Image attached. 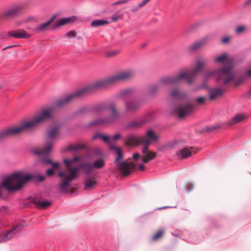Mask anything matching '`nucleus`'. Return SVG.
<instances>
[{
	"label": "nucleus",
	"mask_w": 251,
	"mask_h": 251,
	"mask_svg": "<svg viewBox=\"0 0 251 251\" xmlns=\"http://www.w3.org/2000/svg\"><path fill=\"white\" fill-rule=\"evenodd\" d=\"M159 86L157 84L152 85L150 87L149 89V94L150 96H154L158 91Z\"/></svg>",
	"instance_id": "nucleus-39"
},
{
	"label": "nucleus",
	"mask_w": 251,
	"mask_h": 251,
	"mask_svg": "<svg viewBox=\"0 0 251 251\" xmlns=\"http://www.w3.org/2000/svg\"><path fill=\"white\" fill-rule=\"evenodd\" d=\"M52 147L51 143L48 141L46 148H43L41 150L34 149L33 150V152L37 155H45L48 156L52 149Z\"/></svg>",
	"instance_id": "nucleus-20"
},
{
	"label": "nucleus",
	"mask_w": 251,
	"mask_h": 251,
	"mask_svg": "<svg viewBox=\"0 0 251 251\" xmlns=\"http://www.w3.org/2000/svg\"><path fill=\"white\" fill-rule=\"evenodd\" d=\"M117 156L116 157V158L115 160V162L117 163L118 164V163L121 162L120 161L123 157L124 155H123V153L121 150H120L119 151H118L117 152Z\"/></svg>",
	"instance_id": "nucleus-49"
},
{
	"label": "nucleus",
	"mask_w": 251,
	"mask_h": 251,
	"mask_svg": "<svg viewBox=\"0 0 251 251\" xmlns=\"http://www.w3.org/2000/svg\"><path fill=\"white\" fill-rule=\"evenodd\" d=\"M220 127H221V126L220 125H215V126H214L207 127L206 128L205 130L207 131H213V130L219 129Z\"/></svg>",
	"instance_id": "nucleus-54"
},
{
	"label": "nucleus",
	"mask_w": 251,
	"mask_h": 251,
	"mask_svg": "<svg viewBox=\"0 0 251 251\" xmlns=\"http://www.w3.org/2000/svg\"><path fill=\"white\" fill-rule=\"evenodd\" d=\"M8 212L7 206H1L0 207V214H6Z\"/></svg>",
	"instance_id": "nucleus-56"
},
{
	"label": "nucleus",
	"mask_w": 251,
	"mask_h": 251,
	"mask_svg": "<svg viewBox=\"0 0 251 251\" xmlns=\"http://www.w3.org/2000/svg\"><path fill=\"white\" fill-rule=\"evenodd\" d=\"M59 126H55L50 129L47 132V136L49 138L55 139L58 135Z\"/></svg>",
	"instance_id": "nucleus-32"
},
{
	"label": "nucleus",
	"mask_w": 251,
	"mask_h": 251,
	"mask_svg": "<svg viewBox=\"0 0 251 251\" xmlns=\"http://www.w3.org/2000/svg\"><path fill=\"white\" fill-rule=\"evenodd\" d=\"M96 184V181L95 179H90L87 181H86L84 184L85 190L92 189V187Z\"/></svg>",
	"instance_id": "nucleus-37"
},
{
	"label": "nucleus",
	"mask_w": 251,
	"mask_h": 251,
	"mask_svg": "<svg viewBox=\"0 0 251 251\" xmlns=\"http://www.w3.org/2000/svg\"><path fill=\"white\" fill-rule=\"evenodd\" d=\"M41 162L43 164H45L50 165V164L52 163V161L49 157H46L45 158H43L41 160Z\"/></svg>",
	"instance_id": "nucleus-52"
},
{
	"label": "nucleus",
	"mask_w": 251,
	"mask_h": 251,
	"mask_svg": "<svg viewBox=\"0 0 251 251\" xmlns=\"http://www.w3.org/2000/svg\"><path fill=\"white\" fill-rule=\"evenodd\" d=\"M21 228V226H18L12 230H7L5 232L0 233V243L6 241L12 237H15L17 233L20 232Z\"/></svg>",
	"instance_id": "nucleus-13"
},
{
	"label": "nucleus",
	"mask_w": 251,
	"mask_h": 251,
	"mask_svg": "<svg viewBox=\"0 0 251 251\" xmlns=\"http://www.w3.org/2000/svg\"><path fill=\"white\" fill-rule=\"evenodd\" d=\"M144 155L142 158V162L144 163H147L149 161L155 159L157 156V153L155 152L151 151H146V153H143Z\"/></svg>",
	"instance_id": "nucleus-25"
},
{
	"label": "nucleus",
	"mask_w": 251,
	"mask_h": 251,
	"mask_svg": "<svg viewBox=\"0 0 251 251\" xmlns=\"http://www.w3.org/2000/svg\"><path fill=\"white\" fill-rule=\"evenodd\" d=\"M129 76L130 74L128 73H121L110 76L79 89L70 95L73 100L76 97H82L95 92L99 88H104L117 81L125 80Z\"/></svg>",
	"instance_id": "nucleus-3"
},
{
	"label": "nucleus",
	"mask_w": 251,
	"mask_h": 251,
	"mask_svg": "<svg viewBox=\"0 0 251 251\" xmlns=\"http://www.w3.org/2000/svg\"><path fill=\"white\" fill-rule=\"evenodd\" d=\"M31 202L34 204L37 208H46L50 206L51 203L49 201H36L35 199H33Z\"/></svg>",
	"instance_id": "nucleus-29"
},
{
	"label": "nucleus",
	"mask_w": 251,
	"mask_h": 251,
	"mask_svg": "<svg viewBox=\"0 0 251 251\" xmlns=\"http://www.w3.org/2000/svg\"><path fill=\"white\" fill-rule=\"evenodd\" d=\"M192 149V148H188L184 147L179 150L176 153V157L177 159L181 160L186 159L190 157L193 154V152L191 151Z\"/></svg>",
	"instance_id": "nucleus-16"
},
{
	"label": "nucleus",
	"mask_w": 251,
	"mask_h": 251,
	"mask_svg": "<svg viewBox=\"0 0 251 251\" xmlns=\"http://www.w3.org/2000/svg\"><path fill=\"white\" fill-rule=\"evenodd\" d=\"M73 100L70 94L57 99L55 101V106L58 108H61L66 105L69 102Z\"/></svg>",
	"instance_id": "nucleus-21"
},
{
	"label": "nucleus",
	"mask_w": 251,
	"mask_h": 251,
	"mask_svg": "<svg viewBox=\"0 0 251 251\" xmlns=\"http://www.w3.org/2000/svg\"><path fill=\"white\" fill-rule=\"evenodd\" d=\"M151 0H144L140 3H139L137 5L134 6L130 11L131 12H135L138 10L140 8H142L146 4H147L149 2H150Z\"/></svg>",
	"instance_id": "nucleus-38"
},
{
	"label": "nucleus",
	"mask_w": 251,
	"mask_h": 251,
	"mask_svg": "<svg viewBox=\"0 0 251 251\" xmlns=\"http://www.w3.org/2000/svg\"><path fill=\"white\" fill-rule=\"evenodd\" d=\"M147 136L148 137V140L151 142L152 141H156L158 139V136L155 133V132L152 129H150L147 132Z\"/></svg>",
	"instance_id": "nucleus-35"
},
{
	"label": "nucleus",
	"mask_w": 251,
	"mask_h": 251,
	"mask_svg": "<svg viewBox=\"0 0 251 251\" xmlns=\"http://www.w3.org/2000/svg\"><path fill=\"white\" fill-rule=\"evenodd\" d=\"M146 123V120H142L140 122L136 120H133L126 125L125 129H128L134 127H138L145 124Z\"/></svg>",
	"instance_id": "nucleus-30"
},
{
	"label": "nucleus",
	"mask_w": 251,
	"mask_h": 251,
	"mask_svg": "<svg viewBox=\"0 0 251 251\" xmlns=\"http://www.w3.org/2000/svg\"><path fill=\"white\" fill-rule=\"evenodd\" d=\"M163 230H160L156 233L154 234L152 237L151 240L153 241H156L162 235Z\"/></svg>",
	"instance_id": "nucleus-47"
},
{
	"label": "nucleus",
	"mask_w": 251,
	"mask_h": 251,
	"mask_svg": "<svg viewBox=\"0 0 251 251\" xmlns=\"http://www.w3.org/2000/svg\"><path fill=\"white\" fill-rule=\"evenodd\" d=\"M51 165V168H53V169H59L60 168V163L58 161L53 162L52 163L50 164Z\"/></svg>",
	"instance_id": "nucleus-58"
},
{
	"label": "nucleus",
	"mask_w": 251,
	"mask_h": 251,
	"mask_svg": "<svg viewBox=\"0 0 251 251\" xmlns=\"http://www.w3.org/2000/svg\"><path fill=\"white\" fill-rule=\"evenodd\" d=\"M193 109L192 105L190 103L181 104L177 107L176 113L180 119H182L192 112Z\"/></svg>",
	"instance_id": "nucleus-10"
},
{
	"label": "nucleus",
	"mask_w": 251,
	"mask_h": 251,
	"mask_svg": "<svg viewBox=\"0 0 251 251\" xmlns=\"http://www.w3.org/2000/svg\"><path fill=\"white\" fill-rule=\"evenodd\" d=\"M87 148L86 145H72L65 149V152H74L81 150H85Z\"/></svg>",
	"instance_id": "nucleus-31"
},
{
	"label": "nucleus",
	"mask_w": 251,
	"mask_h": 251,
	"mask_svg": "<svg viewBox=\"0 0 251 251\" xmlns=\"http://www.w3.org/2000/svg\"><path fill=\"white\" fill-rule=\"evenodd\" d=\"M79 166V168L81 169L87 176L90 175L94 169L92 164L88 162L80 164Z\"/></svg>",
	"instance_id": "nucleus-26"
},
{
	"label": "nucleus",
	"mask_w": 251,
	"mask_h": 251,
	"mask_svg": "<svg viewBox=\"0 0 251 251\" xmlns=\"http://www.w3.org/2000/svg\"><path fill=\"white\" fill-rule=\"evenodd\" d=\"M56 16L54 15L47 22L42 23L38 25L34 29V31L37 33H42L48 31L50 24L55 19Z\"/></svg>",
	"instance_id": "nucleus-15"
},
{
	"label": "nucleus",
	"mask_w": 251,
	"mask_h": 251,
	"mask_svg": "<svg viewBox=\"0 0 251 251\" xmlns=\"http://www.w3.org/2000/svg\"><path fill=\"white\" fill-rule=\"evenodd\" d=\"M119 170L122 172L123 176H127L131 173L130 169L133 167V164L126 161H122L117 164Z\"/></svg>",
	"instance_id": "nucleus-14"
},
{
	"label": "nucleus",
	"mask_w": 251,
	"mask_h": 251,
	"mask_svg": "<svg viewBox=\"0 0 251 251\" xmlns=\"http://www.w3.org/2000/svg\"><path fill=\"white\" fill-rule=\"evenodd\" d=\"M46 174L48 176H51L55 174V170L53 168H50L46 171Z\"/></svg>",
	"instance_id": "nucleus-55"
},
{
	"label": "nucleus",
	"mask_w": 251,
	"mask_h": 251,
	"mask_svg": "<svg viewBox=\"0 0 251 251\" xmlns=\"http://www.w3.org/2000/svg\"><path fill=\"white\" fill-rule=\"evenodd\" d=\"M203 64H198L197 66L193 71H186L178 74L175 78H174V83L181 80H185L188 83H191L197 73L199 72L203 67Z\"/></svg>",
	"instance_id": "nucleus-6"
},
{
	"label": "nucleus",
	"mask_w": 251,
	"mask_h": 251,
	"mask_svg": "<svg viewBox=\"0 0 251 251\" xmlns=\"http://www.w3.org/2000/svg\"><path fill=\"white\" fill-rule=\"evenodd\" d=\"M143 103V100L136 99L125 101V111L126 113L134 114L137 112Z\"/></svg>",
	"instance_id": "nucleus-7"
},
{
	"label": "nucleus",
	"mask_w": 251,
	"mask_h": 251,
	"mask_svg": "<svg viewBox=\"0 0 251 251\" xmlns=\"http://www.w3.org/2000/svg\"><path fill=\"white\" fill-rule=\"evenodd\" d=\"M160 82L164 85L173 84V77H166L160 79Z\"/></svg>",
	"instance_id": "nucleus-40"
},
{
	"label": "nucleus",
	"mask_w": 251,
	"mask_h": 251,
	"mask_svg": "<svg viewBox=\"0 0 251 251\" xmlns=\"http://www.w3.org/2000/svg\"><path fill=\"white\" fill-rule=\"evenodd\" d=\"M110 136H109V135H104L103 134H102V133H97L95 134H94L92 137V140H96L97 138H100L104 142L107 143V144H109L110 143V141H109V139L110 138Z\"/></svg>",
	"instance_id": "nucleus-33"
},
{
	"label": "nucleus",
	"mask_w": 251,
	"mask_h": 251,
	"mask_svg": "<svg viewBox=\"0 0 251 251\" xmlns=\"http://www.w3.org/2000/svg\"><path fill=\"white\" fill-rule=\"evenodd\" d=\"M209 93L210 100H214L221 97L223 94V91L219 88H213L210 90Z\"/></svg>",
	"instance_id": "nucleus-27"
},
{
	"label": "nucleus",
	"mask_w": 251,
	"mask_h": 251,
	"mask_svg": "<svg viewBox=\"0 0 251 251\" xmlns=\"http://www.w3.org/2000/svg\"><path fill=\"white\" fill-rule=\"evenodd\" d=\"M77 20L76 16H73L71 17L62 18L57 20L54 24L55 27H58L63 25H69L75 22Z\"/></svg>",
	"instance_id": "nucleus-19"
},
{
	"label": "nucleus",
	"mask_w": 251,
	"mask_h": 251,
	"mask_svg": "<svg viewBox=\"0 0 251 251\" xmlns=\"http://www.w3.org/2000/svg\"><path fill=\"white\" fill-rule=\"evenodd\" d=\"M133 90L132 89L127 88L124 90H123L121 92V94L122 96L126 95L127 94H130L132 93Z\"/></svg>",
	"instance_id": "nucleus-53"
},
{
	"label": "nucleus",
	"mask_w": 251,
	"mask_h": 251,
	"mask_svg": "<svg viewBox=\"0 0 251 251\" xmlns=\"http://www.w3.org/2000/svg\"><path fill=\"white\" fill-rule=\"evenodd\" d=\"M92 113L100 114L106 110H110L112 114L96 119L90 122L87 125L90 127L97 125L102 126L113 124L121 117L120 111L116 108V104L114 102L109 104L107 102H102L91 106Z\"/></svg>",
	"instance_id": "nucleus-2"
},
{
	"label": "nucleus",
	"mask_w": 251,
	"mask_h": 251,
	"mask_svg": "<svg viewBox=\"0 0 251 251\" xmlns=\"http://www.w3.org/2000/svg\"><path fill=\"white\" fill-rule=\"evenodd\" d=\"M122 138L121 134L120 133H117L112 136V139L114 141H117Z\"/></svg>",
	"instance_id": "nucleus-63"
},
{
	"label": "nucleus",
	"mask_w": 251,
	"mask_h": 251,
	"mask_svg": "<svg viewBox=\"0 0 251 251\" xmlns=\"http://www.w3.org/2000/svg\"><path fill=\"white\" fill-rule=\"evenodd\" d=\"M215 60L216 62H226V63H233L238 61H241V60H239L237 56H229L227 53H223L219 56L217 57Z\"/></svg>",
	"instance_id": "nucleus-17"
},
{
	"label": "nucleus",
	"mask_w": 251,
	"mask_h": 251,
	"mask_svg": "<svg viewBox=\"0 0 251 251\" xmlns=\"http://www.w3.org/2000/svg\"><path fill=\"white\" fill-rule=\"evenodd\" d=\"M33 174H23L21 172H14L3 179L1 186L9 192L20 190L27 181L31 180Z\"/></svg>",
	"instance_id": "nucleus-4"
},
{
	"label": "nucleus",
	"mask_w": 251,
	"mask_h": 251,
	"mask_svg": "<svg viewBox=\"0 0 251 251\" xmlns=\"http://www.w3.org/2000/svg\"><path fill=\"white\" fill-rule=\"evenodd\" d=\"M205 99L206 98L205 97H201L196 99V101L198 103L202 104L204 102Z\"/></svg>",
	"instance_id": "nucleus-62"
},
{
	"label": "nucleus",
	"mask_w": 251,
	"mask_h": 251,
	"mask_svg": "<svg viewBox=\"0 0 251 251\" xmlns=\"http://www.w3.org/2000/svg\"><path fill=\"white\" fill-rule=\"evenodd\" d=\"M206 61V59L203 56H198L196 58V62L195 63H204Z\"/></svg>",
	"instance_id": "nucleus-57"
},
{
	"label": "nucleus",
	"mask_w": 251,
	"mask_h": 251,
	"mask_svg": "<svg viewBox=\"0 0 251 251\" xmlns=\"http://www.w3.org/2000/svg\"><path fill=\"white\" fill-rule=\"evenodd\" d=\"M247 119V116L245 114H239L235 115L231 118L227 123L228 126H232L235 124L244 121Z\"/></svg>",
	"instance_id": "nucleus-24"
},
{
	"label": "nucleus",
	"mask_w": 251,
	"mask_h": 251,
	"mask_svg": "<svg viewBox=\"0 0 251 251\" xmlns=\"http://www.w3.org/2000/svg\"><path fill=\"white\" fill-rule=\"evenodd\" d=\"M92 153L94 156H98L100 157H103L104 156L103 153L98 147L94 149Z\"/></svg>",
	"instance_id": "nucleus-45"
},
{
	"label": "nucleus",
	"mask_w": 251,
	"mask_h": 251,
	"mask_svg": "<svg viewBox=\"0 0 251 251\" xmlns=\"http://www.w3.org/2000/svg\"><path fill=\"white\" fill-rule=\"evenodd\" d=\"M63 163L66 166L67 168H69L70 166L73 163L71 159H64L63 160Z\"/></svg>",
	"instance_id": "nucleus-61"
},
{
	"label": "nucleus",
	"mask_w": 251,
	"mask_h": 251,
	"mask_svg": "<svg viewBox=\"0 0 251 251\" xmlns=\"http://www.w3.org/2000/svg\"><path fill=\"white\" fill-rule=\"evenodd\" d=\"M109 149L112 151H115L116 153L121 150V148L115 145H111L109 146Z\"/></svg>",
	"instance_id": "nucleus-60"
},
{
	"label": "nucleus",
	"mask_w": 251,
	"mask_h": 251,
	"mask_svg": "<svg viewBox=\"0 0 251 251\" xmlns=\"http://www.w3.org/2000/svg\"><path fill=\"white\" fill-rule=\"evenodd\" d=\"M151 142L149 140H146V141L144 143V146L142 149V153H146V151H149V145L150 144Z\"/></svg>",
	"instance_id": "nucleus-48"
},
{
	"label": "nucleus",
	"mask_w": 251,
	"mask_h": 251,
	"mask_svg": "<svg viewBox=\"0 0 251 251\" xmlns=\"http://www.w3.org/2000/svg\"><path fill=\"white\" fill-rule=\"evenodd\" d=\"M33 176H34V177L32 178L31 180L34 182H36L37 180L38 182H42L45 179V176L43 175H35L33 174Z\"/></svg>",
	"instance_id": "nucleus-42"
},
{
	"label": "nucleus",
	"mask_w": 251,
	"mask_h": 251,
	"mask_svg": "<svg viewBox=\"0 0 251 251\" xmlns=\"http://www.w3.org/2000/svg\"><path fill=\"white\" fill-rule=\"evenodd\" d=\"M245 29V27L244 26H240L237 27L235 31L236 33L237 34H241L242 33Z\"/></svg>",
	"instance_id": "nucleus-59"
},
{
	"label": "nucleus",
	"mask_w": 251,
	"mask_h": 251,
	"mask_svg": "<svg viewBox=\"0 0 251 251\" xmlns=\"http://www.w3.org/2000/svg\"><path fill=\"white\" fill-rule=\"evenodd\" d=\"M22 9V5H14L5 10L2 14V17L7 19L14 17L20 14Z\"/></svg>",
	"instance_id": "nucleus-12"
},
{
	"label": "nucleus",
	"mask_w": 251,
	"mask_h": 251,
	"mask_svg": "<svg viewBox=\"0 0 251 251\" xmlns=\"http://www.w3.org/2000/svg\"><path fill=\"white\" fill-rule=\"evenodd\" d=\"M52 118V113L50 109L42 110L39 115L30 121H25L17 127H12L2 129L0 131V140L17 135L23 131L25 128H33L46 120Z\"/></svg>",
	"instance_id": "nucleus-1"
},
{
	"label": "nucleus",
	"mask_w": 251,
	"mask_h": 251,
	"mask_svg": "<svg viewBox=\"0 0 251 251\" xmlns=\"http://www.w3.org/2000/svg\"><path fill=\"white\" fill-rule=\"evenodd\" d=\"M204 41L200 40L193 43L188 47L187 50L190 52H195L200 49L204 45Z\"/></svg>",
	"instance_id": "nucleus-28"
},
{
	"label": "nucleus",
	"mask_w": 251,
	"mask_h": 251,
	"mask_svg": "<svg viewBox=\"0 0 251 251\" xmlns=\"http://www.w3.org/2000/svg\"><path fill=\"white\" fill-rule=\"evenodd\" d=\"M58 176L63 179V182L58 184V188L64 192H67V188L70 186L71 182L75 178L72 176L69 172H59Z\"/></svg>",
	"instance_id": "nucleus-8"
},
{
	"label": "nucleus",
	"mask_w": 251,
	"mask_h": 251,
	"mask_svg": "<svg viewBox=\"0 0 251 251\" xmlns=\"http://www.w3.org/2000/svg\"><path fill=\"white\" fill-rule=\"evenodd\" d=\"M109 23L110 22L108 21L105 20H95L91 22V26L92 27H99L108 25Z\"/></svg>",
	"instance_id": "nucleus-34"
},
{
	"label": "nucleus",
	"mask_w": 251,
	"mask_h": 251,
	"mask_svg": "<svg viewBox=\"0 0 251 251\" xmlns=\"http://www.w3.org/2000/svg\"><path fill=\"white\" fill-rule=\"evenodd\" d=\"M235 74L234 64H225L217 72V81L226 85L233 79Z\"/></svg>",
	"instance_id": "nucleus-5"
},
{
	"label": "nucleus",
	"mask_w": 251,
	"mask_h": 251,
	"mask_svg": "<svg viewBox=\"0 0 251 251\" xmlns=\"http://www.w3.org/2000/svg\"><path fill=\"white\" fill-rule=\"evenodd\" d=\"M172 146L173 143L170 142L159 146L157 148V150L159 151H163L166 150H168L170 148H171Z\"/></svg>",
	"instance_id": "nucleus-41"
},
{
	"label": "nucleus",
	"mask_w": 251,
	"mask_h": 251,
	"mask_svg": "<svg viewBox=\"0 0 251 251\" xmlns=\"http://www.w3.org/2000/svg\"><path fill=\"white\" fill-rule=\"evenodd\" d=\"M76 32L75 31H70L67 32L65 35V37L68 38H74L76 36Z\"/></svg>",
	"instance_id": "nucleus-51"
},
{
	"label": "nucleus",
	"mask_w": 251,
	"mask_h": 251,
	"mask_svg": "<svg viewBox=\"0 0 251 251\" xmlns=\"http://www.w3.org/2000/svg\"><path fill=\"white\" fill-rule=\"evenodd\" d=\"M232 39L231 36H226L223 37L221 39V43L224 45L228 44L230 43Z\"/></svg>",
	"instance_id": "nucleus-46"
},
{
	"label": "nucleus",
	"mask_w": 251,
	"mask_h": 251,
	"mask_svg": "<svg viewBox=\"0 0 251 251\" xmlns=\"http://www.w3.org/2000/svg\"><path fill=\"white\" fill-rule=\"evenodd\" d=\"M123 15L122 14H119L117 13H115L113 15H112L110 17L111 20L112 22H117L120 19L122 18Z\"/></svg>",
	"instance_id": "nucleus-44"
},
{
	"label": "nucleus",
	"mask_w": 251,
	"mask_h": 251,
	"mask_svg": "<svg viewBox=\"0 0 251 251\" xmlns=\"http://www.w3.org/2000/svg\"><path fill=\"white\" fill-rule=\"evenodd\" d=\"M166 100L168 101L170 106L173 105V87L170 88L169 95Z\"/></svg>",
	"instance_id": "nucleus-50"
},
{
	"label": "nucleus",
	"mask_w": 251,
	"mask_h": 251,
	"mask_svg": "<svg viewBox=\"0 0 251 251\" xmlns=\"http://www.w3.org/2000/svg\"><path fill=\"white\" fill-rule=\"evenodd\" d=\"M8 35L18 39H26L31 36L29 34L27 33L25 30L22 29H19L14 31H9L8 32Z\"/></svg>",
	"instance_id": "nucleus-18"
},
{
	"label": "nucleus",
	"mask_w": 251,
	"mask_h": 251,
	"mask_svg": "<svg viewBox=\"0 0 251 251\" xmlns=\"http://www.w3.org/2000/svg\"><path fill=\"white\" fill-rule=\"evenodd\" d=\"M105 165V162L102 158H100L95 160L92 164L93 168L97 169H100L102 168Z\"/></svg>",
	"instance_id": "nucleus-36"
},
{
	"label": "nucleus",
	"mask_w": 251,
	"mask_h": 251,
	"mask_svg": "<svg viewBox=\"0 0 251 251\" xmlns=\"http://www.w3.org/2000/svg\"><path fill=\"white\" fill-rule=\"evenodd\" d=\"M118 53V52L117 51H110V52L107 53V56H109V57L113 56L115 55L116 54H117Z\"/></svg>",
	"instance_id": "nucleus-64"
},
{
	"label": "nucleus",
	"mask_w": 251,
	"mask_h": 251,
	"mask_svg": "<svg viewBox=\"0 0 251 251\" xmlns=\"http://www.w3.org/2000/svg\"><path fill=\"white\" fill-rule=\"evenodd\" d=\"M79 168H74L70 169V171L69 173L73 176L74 178H76L78 176V172L79 171Z\"/></svg>",
	"instance_id": "nucleus-43"
},
{
	"label": "nucleus",
	"mask_w": 251,
	"mask_h": 251,
	"mask_svg": "<svg viewBox=\"0 0 251 251\" xmlns=\"http://www.w3.org/2000/svg\"><path fill=\"white\" fill-rule=\"evenodd\" d=\"M58 176L63 179V182L58 184V188L64 192H67V188L70 186L71 182L75 178L72 176L69 172H59Z\"/></svg>",
	"instance_id": "nucleus-9"
},
{
	"label": "nucleus",
	"mask_w": 251,
	"mask_h": 251,
	"mask_svg": "<svg viewBox=\"0 0 251 251\" xmlns=\"http://www.w3.org/2000/svg\"><path fill=\"white\" fill-rule=\"evenodd\" d=\"M124 142L126 145L137 146L143 143L142 139L133 132L128 133L124 138Z\"/></svg>",
	"instance_id": "nucleus-11"
},
{
	"label": "nucleus",
	"mask_w": 251,
	"mask_h": 251,
	"mask_svg": "<svg viewBox=\"0 0 251 251\" xmlns=\"http://www.w3.org/2000/svg\"><path fill=\"white\" fill-rule=\"evenodd\" d=\"M251 79V68L247 69L245 70L244 75L239 78L235 82V85H240L247 80Z\"/></svg>",
	"instance_id": "nucleus-22"
},
{
	"label": "nucleus",
	"mask_w": 251,
	"mask_h": 251,
	"mask_svg": "<svg viewBox=\"0 0 251 251\" xmlns=\"http://www.w3.org/2000/svg\"><path fill=\"white\" fill-rule=\"evenodd\" d=\"M92 113L91 106H82L79 109L75 111L73 114V117H76L77 116H83L87 114Z\"/></svg>",
	"instance_id": "nucleus-23"
}]
</instances>
